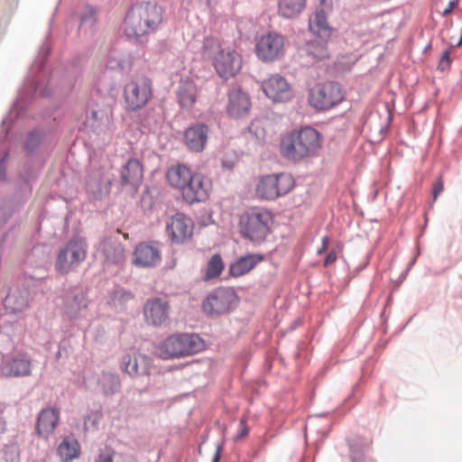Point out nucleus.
I'll list each match as a JSON object with an SVG mask.
<instances>
[{"label": "nucleus", "mask_w": 462, "mask_h": 462, "mask_svg": "<svg viewBox=\"0 0 462 462\" xmlns=\"http://www.w3.org/2000/svg\"><path fill=\"white\" fill-rule=\"evenodd\" d=\"M108 304L116 312L125 311L128 304L134 300V292L121 286L115 287L111 290L108 293Z\"/></svg>", "instance_id": "c756f323"}, {"label": "nucleus", "mask_w": 462, "mask_h": 462, "mask_svg": "<svg viewBox=\"0 0 462 462\" xmlns=\"http://www.w3.org/2000/svg\"><path fill=\"white\" fill-rule=\"evenodd\" d=\"M134 263L142 267H154L161 263L162 254L158 244L143 242L134 252Z\"/></svg>", "instance_id": "a211bd4d"}, {"label": "nucleus", "mask_w": 462, "mask_h": 462, "mask_svg": "<svg viewBox=\"0 0 462 462\" xmlns=\"http://www.w3.org/2000/svg\"><path fill=\"white\" fill-rule=\"evenodd\" d=\"M87 244L82 239L70 240L57 255L56 268L60 273H68L86 258Z\"/></svg>", "instance_id": "1a4fd4ad"}, {"label": "nucleus", "mask_w": 462, "mask_h": 462, "mask_svg": "<svg viewBox=\"0 0 462 462\" xmlns=\"http://www.w3.org/2000/svg\"><path fill=\"white\" fill-rule=\"evenodd\" d=\"M31 360L25 355H17L7 360L4 365V372L11 376H26L31 373Z\"/></svg>", "instance_id": "7c9ffc66"}, {"label": "nucleus", "mask_w": 462, "mask_h": 462, "mask_svg": "<svg viewBox=\"0 0 462 462\" xmlns=\"http://www.w3.org/2000/svg\"><path fill=\"white\" fill-rule=\"evenodd\" d=\"M205 347L204 340L194 333H175L167 337L160 345V356L175 359L193 356Z\"/></svg>", "instance_id": "39448f33"}, {"label": "nucleus", "mask_w": 462, "mask_h": 462, "mask_svg": "<svg viewBox=\"0 0 462 462\" xmlns=\"http://www.w3.org/2000/svg\"><path fill=\"white\" fill-rule=\"evenodd\" d=\"M28 261L38 267L45 266L50 262V248L47 245H37L32 247Z\"/></svg>", "instance_id": "ea45409f"}, {"label": "nucleus", "mask_w": 462, "mask_h": 462, "mask_svg": "<svg viewBox=\"0 0 462 462\" xmlns=\"http://www.w3.org/2000/svg\"><path fill=\"white\" fill-rule=\"evenodd\" d=\"M115 451L112 448H106L101 450L95 459V462H114Z\"/></svg>", "instance_id": "de8ad7c7"}, {"label": "nucleus", "mask_w": 462, "mask_h": 462, "mask_svg": "<svg viewBox=\"0 0 462 462\" xmlns=\"http://www.w3.org/2000/svg\"><path fill=\"white\" fill-rule=\"evenodd\" d=\"M293 186L294 180L290 173L267 174L259 180L256 194L263 199L274 200L289 193Z\"/></svg>", "instance_id": "423d86ee"}, {"label": "nucleus", "mask_w": 462, "mask_h": 462, "mask_svg": "<svg viewBox=\"0 0 462 462\" xmlns=\"http://www.w3.org/2000/svg\"><path fill=\"white\" fill-rule=\"evenodd\" d=\"M37 177V171L32 168L31 162L23 165V171L19 173V188L16 195L19 198V204H23L32 195V181Z\"/></svg>", "instance_id": "cd10ccee"}, {"label": "nucleus", "mask_w": 462, "mask_h": 462, "mask_svg": "<svg viewBox=\"0 0 462 462\" xmlns=\"http://www.w3.org/2000/svg\"><path fill=\"white\" fill-rule=\"evenodd\" d=\"M100 391L106 396L114 395L121 390L119 375L110 372H103L97 379Z\"/></svg>", "instance_id": "e433bc0d"}, {"label": "nucleus", "mask_w": 462, "mask_h": 462, "mask_svg": "<svg viewBox=\"0 0 462 462\" xmlns=\"http://www.w3.org/2000/svg\"><path fill=\"white\" fill-rule=\"evenodd\" d=\"M273 218L272 213L263 208H252L239 217L241 235L255 245L263 243L271 230Z\"/></svg>", "instance_id": "20e7f679"}, {"label": "nucleus", "mask_w": 462, "mask_h": 462, "mask_svg": "<svg viewBox=\"0 0 462 462\" xmlns=\"http://www.w3.org/2000/svg\"><path fill=\"white\" fill-rule=\"evenodd\" d=\"M208 133L209 128L205 123L197 122L191 124L184 131V143L189 151L201 152L206 148Z\"/></svg>", "instance_id": "f3484780"}, {"label": "nucleus", "mask_w": 462, "mask_h": 462, "mask_svg": "<svg viewBox=\"0 0 462 462\" xmlns=\"http://www.w3.org/2000/svg\"><path fill=\"white\" fill-rule=\"evenodd\" d=\"M170 310L167 300L153 297L146 300L143 306V316L148 324L161 327L169 320Z\"/></svg>", "instance_id": "ddd939ff"}, {"label": "nucleus", "mask_w": 462, "mask_h": 462, "mask_svg": "<svg viewBox=\"0 0 462 462\" xmlns=\"http://www.w3.org/2000/svg\"><path fill=\"white\" fill-rule=\"evenodd\" d=\"M262 88L274 102H285L291 98L292 92L286 79L279 74L272 75L262 83Z\"/></svg>", "instance_id": "2eb2a0df"}, {"label": "nucleus", "mask_w": 462, "mask_h": 462, "mask_svg": "<svg viewBox=\"0 0 462 462\" xmlns=\"http://www.w3.org/2000/svg\"><path fill=\"white\" fill-rule=\"evenodd\" d=\"M251 101L248 94L239 88H233L228 93L227 113L235 118L243 117L248 114Z\"/></svg>", "instance_id": "5701e85b"}, {"label": "nucleus", "mask_w": 462, "mask_h": 462, "mask_svg": "<svg viewBox=\"0 0 462 462\" xmlns=\"http://www.w3.org/2000/svg\"><path fill=\"white\" fill-rule=\"evenodd\" d=\"M444 189V184L441 179H439L433 186V199L436 200L438 197L440 195V193Z\"/></svg>", "instance_id": "603ef678"}, {"label": "nucleus", "mask_w": 462, "mask_h": 462, "mask_svg": "<svg viewBox=\"0 0 462 462\" xmlns=\"http://www.w3.org/2000/svg\"><path fill=\"white\" fill-rule=\"evenodd\" d=\"M331 245L330 238L328 236H323L321 240V247L319 248V255L324 252L330 250Z\"/></svg>", "instance_id": "864d4df0"}, {"label": "nucleus", "mask_w": 462, "mask_h": 462, "mask_svg": "<svg viewBox=\"0 0 462 462\" xmlns=\"http://www.w3.org/2000/svg\"><path fill=\"white\" fill-rule=\"evenodd\" d=\"M256 55L264 62H273L284 54V37L270 32L260 37L255 45Z\"/></svg>", "instance_id": "9d476101"}, {"label": "nucleus", "mask_w": 462, "mask_h": 462, "mask_svg": "<svg viewBox=\"0 0 462 462\" xmlns=\"http://www.w3.org/2000/svg\"><path fill=\"white\" fill-rule=\"evenodd\" d=\"M143 176V164L138 159H129L121 168L120 180L124 187L136 190Z\"/></svg>", "instance_id": "412c9836"}, {"label": "nucleus", "mask_w": 462, "mask_h": 462, "mask_svg": "<svg viewBox=\"0 0 462 462\" xmlns=\"http://www.w3.org/2000/svg\"><path fill=\"white\" fill-rule=\"evenodd\" d=\"M121 365L131 376L146 375L150 374L152 359L142 354L125 355L122 358Z\"/></svg>", "instance_id": "b1692460"}, {"label": "nucleus", "mask_w": 462, "mask_h": 462, "mask_svg": "<svg viewBox=\"0 0 462 462\" xmlns=\"http://www.w3.org/2000/svg\"><path fill=\"white\" fill-rule=\"evenodd\" d=\"M3 457L5 462H19L20 450L16 444L6 445L3 451Z\"/></svg>", "instance_id": "a18cd8bd"}, {"label": "nucleus", "mask_w": 462, "mask_h": 462, "mask_svg": "<svg viewBox=\"0 0 462 462\" xmlns=\"http://www.w3.org/2000/svg\"><path fill=\"white\" fill-rule=\"evenodd\" d=\"M213 65L220 78L228 79L240 70L242 60L236 51L228 49L216 56Z\"/></svg>", "instance_id": "4468645a"}, {"label": "nucleus", "mask_w": 462, "mask_h": 462, "mask_svg": "<svg viewBox=\"0 0 462 462\" xmlns=\"http://www.w3.org/2000/svg\"><path fill=\"white\" fill-rule=\"evenodd\" d=\"M152 96V84L149 78L139 77L125 84L124 100L128 112L140 110Z\"/></svg>", "instance_id": "0eeeda50"}, {"label": "nucleus", "mask_w": 462, "mask_h": 462, "mask_svg": "<svg viewBox=\"0 0 462 462\" xmlns=\"http://www.w3.org/2000/svg\"><path fill=\"white\" fill-rule=\"evenodd\" d=\"M461 129H462V127H461Z\"/></svg>", "instance_id": "0e129e2a"}, {"label": "nucleus", "mask_w": 462, "mask_h": 462, "mask_svg": "<svg viewBox=\"0 0 462 462\" xmlns=\"http://www.w3.org/2000/svg\"><path fill=\"white\" fill-rule=\"evenodd\" d=\"M79 37L84 41L93 39L98 29L97 9L86 5L79 13Z\"/></svg>", "instance_id": "6ab92c4d"}, {"label": "nucleus", "mask_w": 462, "mask_h": 462, "mask_svg": "<svg viewBox=\"0 0 462 462\" xmlns=\"http://www.w3.org/2000/svg\"><path fill=\"white\" fill-rule=\"evenodd\" d=\"M450 63H451V60L449 57V51L446 50L441 55L438 69L441 71H445L446 69H448L449 68Z\"/></svg>", "instance_id": "09e8293b"}, {"label": "nucleus", "mask_w": 462, "mask_h": 462, "mask_svg": "<svg viewBox=\"0 0 462 462\" xmlns=\"http://www.w3.org/2000/svg\"><path fill=\"white\" fill-rule=\"evenodd\" d=\"M344 98V91L339 83L329 81L319 89V110H328L339 104Z\"/></svg>", "instance_id": "393cba45"}, {"label": "nucleus", "mask_w": 462, "mask_h": 462, "mask_svg": "<svg viewBox=\"0 0 462 462\" xmlns=\"http://www.w3.org/2000/svg\"><path fill=\"white\" fill-rule=\"evenodd\" d=\"M318 42H316V39L312 40H307L305 45L303 46L301 50L302 56H307L310 58V61L312 63L316 62L317 60V51Z\"/></svg>", "instance_id": "49530a36"}, {"label": "nucleus", "mask_w": 462, "mask_h": 462, "mask_svg": "<svg viewBox=\"0 0 462 462\" xmlns=\"http://www.w3.org/2000/svg\"><path fill=\"white\" fill-rule=\"evenodd\" d=\"M49 33L46 35L48 39ZM51 51L47 40L41 45L36 59L30 69L24 85L18 92L7 116L2 120L0 132V181L5 180L6 163L9 153L5 148V141L15 119L22 116L32 97L39 95L42 97H51L58 93H66L70 90L77 71L66 70L61 73L60 69H52L50 73L44 67Z\"/></svg>", "instance_id": "f257e3e1"}, {"label": "nucleus", "mask_w": 462, "mask_h": 462, "mask_svg": "<svg viewBox=\"0 0 462 462\" xmlns=\"http://www.w3.org/2000/svg\"><path fill=\"white\" fill-rule=\"evenodd\" d=\"M240 425L242 426V430L241 431L237 434L236 436V439H242V438H245V436L248 435V432H249V429L248 427L245 425V421L244 420H241L240 421Z\"/></svg>", "instance_id": "bf43d9fd"}, {"label": "nucleus", "mask_w": 462, "mask_h": 462, "mask_svg": "<svg viewBox=\"0 0 462 462\" xmlns=\"http://www.w3.org/2000/svg\"><path fill=\"white\" fill-rule=\"evenodd\" d=\"M209 181L202 174L194 172L180 189L188 204L205 201L208 198Z\"/></svg>", "instance_id": "f8f14e48"}, {"label": "nucleus", "mask_w": 462, "mask_h": 462, "mask_svg": "<svg viewBox=\"0 0 462 462\" xmlns=\"http://www.w3.org/2000/svg\"><path fill=\"white\" fill-rule=\"evenodd\" d=\"M333 425V421L330 419L325 418L324 420V430H319V435L326 437Z\"/></svg>", "instance_id": "6e6d98bb"}, {"label": "nucleus", "mask_w": 462, "mask_h": 462, "mask_svg": "<svg viewBox=\"0 0 462 462\" xmlns=\"http://www.w3.org/2000/svg\"><path fill=\"white\" fill-rule=\"evenodd\" d=\"M60 356H61V351H60V349H59V350L57 351V353H56V357H57V358H60Z\"/></svg>", "instance_id": "e2e57ef3"}, {"label": "nucleus", "mask_w": 462, "mask_h": 462, "mask_svg": "<svg viewBox=\"0 0 462 462\" xmlns=\"http://www.w3.org/2000/svg\"><path fill=\"white\" fill-rule=\"evenodd\" d=\"M123 248L119 244H106L103 247V253L106 261L111 263H119L123 258Z\"/></svg>", "instance_id": "37998d69"}, {"label": "nucleus", "mask_w": 462, "mask_h": 462, "mask_svg": "<svg viewBox=\"0 0 462 462\" xmlns=\"http://www.w3.org/2000/svg\"><path fill=\"white\" fill-rule=\"evenodd\" d=\"M59 420L60 411L58 409L52 407L42 409L37 418V433L47 438L55 430Z\"/></svg>", "instance_id": "bb28decb"}, {"label": "nucleus", "mask_w": 462, "mask_h": 462, "mask_svg": "<svg viewBox=\"0 0 462 462\" xmlns=\"http://www.w3.org/2000/svg\"><path fill=\"white\" fill-rule=\"evenodd\" d=\"M319 60L328 57L327 53H323L321 45L323 41L327 45L332 44L333 40L337 37V29L330 26L327 22L326 11L332 9V0H319Z\"/></svg>", "instance_id": "aec40b11"}, {"label": "nucleus", "mask_w": 462, "mask_h": 462, "mask_svg": "<svg viewBox=\"0 0 462 462\" xmlns=\"http://www.w3.org/2000/svg\"><path fill=\"white\" fill-rule=\"evenodd\" d=\"M46 139V132L36 127L30 131L23 141V151L27 157L32 158Z\"/></svg>", "instance_id": "72a5a7b5"}, {"label": "nucleus", "mask_w": 462, "mask_h": 462, "mask_svg": "<svg viewBox=\"0 0 462 462\" xmlns=\"http://www.w3.org/2000/svg\"><path fill=\"white\" fill-rule=\"evenodd\" d=\"M420 254V250L418 249L417 254L408 263L407 269L405 270L403 275H406L408 272L412 268V266L415 264L417 261V256Z\"/></svg>", "instance_id": "052dcab7"}, {"label": "nucleus", "mask_w": 462, "mask_h": 462, "mask_svg": "<svg viewBox=\"0 0 462 462\" xmlns=\"http://www.w3.org/2000/svg\"><path fill=\"white\" fill-rule=\"evenodd\" d=\"M309 32H312L314 37L318 34V9H316L310 15Z\"/></svg>", "instance_id": "8fccbe9b"}, {"label": "nucleus", "mask_w": 462, "mask_h": 462, "mask_svg": "<svg viewBox=\"0 0 462 462\" xmlns=\"http://www.w3.org/2000/svg\"><path fill=\"white\" fill-rule=\"evenodd\" d=\"M111 180L101 170L91 171L88 175L87 192L95 200H100L110 191Z\"/></svg>", "instance_id": "4be33fe9"}, {"label": "nucleus", "mask_w": 462, "mask_h": 462, "mask_svg": "<svg viewBox=\"0 0 462 462\" xmlns=\"http://www.w3.org/2000/svg\"><path fill=\"white\" fill-rule=\"evenodd\" d=\"M305 5L306 0H277L278 14L283 18L291 19L302 12Z\"/></svg>", "instance_id": "58836bf2"}, {"label": "nucleus", "mask_w": 462, "mask_h": 462, "mask_svg": "<svg viewBox=\"0 0 462 462\" xmlns=\"http://www.w3.org/2000/svg\"><path fill=\"white\" fill-rule=\"evenodd\" d=\"M61 311L69 319H76L88 306V300L82 286L65 287L58 298Z\"/></svg>", "instance_id": "6e6552de"}, {"label": "nucleus", "mask_w": 462, "mask_h": 462, "mask_svg": "<svg viewBox=\"0 0 462 462\" xmlns=\"http://www.w3.org/2000/svg\"><path fill=\"white\" fill-rule=\"evenodd\" d=\"M458 5L457 0H452L448 3V6L443 10L442 15L447 16L452 13L453 9Z\"/></svg>", "instance_id": "13d9d810"}, {"label": "nucleus", "mask_w": 462, "mask_h": 462, "mask_svg": "<svg viewBox=\"0 0 462 462\" xmlns=\"http://www.w3.org/2000/svg\"><path fill=\"white\" fill-rule=\"evenodd\" d=\"M29 301L30 292L25 288L17 287L7 294L5 305L13 312H20L28 306Z\"/></svg>", "instance_id": "2f4dec72"}, {"label": "nucleus", "mask_w": 462, "mask_h": 462, "mask_svg": "<svg viewBox=\"0 0 462 462\" xmlns=\"http://www.w3.org/2000/svg\"><path fill=\"white\" fill-rule=\"evenodd\" d=\"M224 48L221 47L217 38L208 36L204 38L201 52L204 59L214 60L219 52H223Z\"/></svg>", "instance_id": "a19ab883"}, {"label": "nucleus", "mask_w": 462, "mask_h": 462, "mask_svg": "<svg viewBox=\"0 0 462 462\" xmlns=\"http://www.w3.org/2000/svg\"><path fill=\"white\" fill-rule=\"evenodd\" d=\"M91 116L94 120L92 126L97 134L111 136L115 133L116 126L111 115L103 111H92Z\"/></svg>", "instance_id": "f704fd0d"}, {"label": "nucleus", "mask_w": 462, "mask_h": 462, "mask_svg": "<svg viewBox=\"0 0 462 462\" xmlns=\"http://www.w3.org/2000/svg\"><path fill=\"white\" fill-rule=\"evenodd\" d=\"M348 461L349 462H365L366 455L369 451V443L359 436L348 438Z\"/></svg>", "instance_id": "473e14b6"}, {"label": "nucleus", "mask_w": 462, "mask_h": 462, "mask_svg": "<svg viewBox=\"0 0 462 462\" xmlns=\"http://www.w3.org/2000/svg\"><path fill=\"white\" fill-rule=\"evenodd\" d=\"M79 443L73 437H65L57 448V454L62 462H69L79 457Z\"/></svg>", "instance_id": "4c0bfd02"}, {"label": "nucleus", "mask_w": 462, "mask_h": 462, "mask_svg": "<svg viewBox=\"0 0 462 462\" xmlns=\"http://www.w3.org/2000/svg\"><path fill=\"white\" fill-rule=\"evenodd\" d=\"M163 20V10L156 2H137L127 11L123 30L128 38L139 39L156 32Z\"/></svg>", "instance_id": "f03ea898"}, {"label": "nucleus", "mask_w": 462, "mask_h": 462, "mask_svg": "<svg viewBox=\"0 0 462 462\" xmlns=\"http://www.w3.org/2000/svg\"><path fill=\"white\" fill-rule=\"evenodd\" d=\"M5 410V405L2 402H0V435L4 433L5 430V420L3 418V413Z\"/></svg>", "instance_id": "4d7b16f0"}, {"label": "nucleus", "mask_w": 462, "mask_h": 462, "mask_svg": "<svg viewBox=\"0 0 462 462\" xmlns=\"http://www.w3.org/2000/svg\"><path fill=\"white\" fill-rule=\"evenodd\" d=\"M315 422V416H310L308 418V420H307V423H306V426H305V431L308 430V427L310 426V425H313ZM305 435L307 436V432H305Z\"/></svg>", "instance_id": "680f3d73"}, {"label": "nucleus", "mask_w": 462, "mask_h": 462, "mask_svg": "<svg viewBox=\"0 0 462 462\" xmlns=\"http://www.w3.org/2000/svg\"><path fill=\"white\" fill-rule=\"evenodd\" d=\"M166 232L172 242L181 244L193 234L192 220L183 213H176L167 223Z\"/></svg>", "instance_id": "dca6fc26"}, {"label": "nucleus", "mask_w": 462, "mask_h": 462, "mask_svg": "<svg viewBox=\"0 0 462 462\" xmlns=\"http://www.w3.org/2000/svg\"><path fill=\"white\" fill-rule=\"evenodd\" d=\"M177 99L182 109L189 111L193 108L198 95V88L192 80L180 81L177 88Z\"/></svg>", "instance_id": "c85d7f7f"}, {"label": "nucleus", "mask_w": 462, "mask_h": 462, "mask_svg": "<svg viewBox=\"0 0 462 462\" xmlns=\"http://www.w3.org/2000/svg\"><path fill=\"white\" fill-rule=\"evenodd\" d=\"M193 173L188 166L178 164L168 170L166 177L170 185L180 190Z\"/></svg>", "instance_id": "c9c22d12"}, {"label": "nucleus", "mask_w": 462, "mask_h": 462, "mask_svg": "<svg viewBox=\"0 0 462 462\" xmlns=\"http://www.w3.org/2000/svg\"><path fill=\"white\" fill-rule=\"evenodd\" d=\"M342 251V245L339 242L334 241L331 245V249L327 253L324 260H323V265L325 267L330 266L332 263H334L338 254Z\"/></svg>", "instance_id": "c03bdc74"}, {"label": "nucleus", "mask_w": 462, "mask_h": 462, "mask_svg": "<svg viewBox=\"0 0 462 462\" xmlns=\"http://www.w3.org/2000/svg\"><path fill=\"white\" fill-rule=\"evenodd\" d=\"M236 295L233 289L220 287L211 291L203 301L202 308L210 317L227 312Z\"/></svg>", "instance_id": "9b49d317"}, {"label": "nucleus", "mask_w": 462, "mask_h": 462, "mask_svg": "<svg viewBox=\"0 0 462 462\" xmlns=\"http://www.w3.org/2000/svg\"><path fill=\"white\" fill-rule=\"evenodd\" d=\"M263 260V255L261 254H247L242 255L230 263L228 273L233 277H240L252 271Z\"/></svg>", "instance_id": "a878e982"}, {"label": "nucleus", "mask_w": 462, "mask_h": 462, "mask_svg": "<svg viewBox=\"0 0 462 462\" xmlns=\"http://www.w3.org/2000/svg\"><path fill=\"white\" fill-rule=\"evenodd\" d=\"M225 441L221 440L216 447V452L213 456L212 462H219L221 458V453L224 448Z\"/></svg>", "instance_id": "5fc2aeb1"}, {"label": "nucleus", "mask_w": 462, "mask_h": 462, "mask_svg": "<svg viewBox=\"0 0 462 462\" xmlns=\"http://www.w3.org/2000/svg\"><path fill=\"white\" fill-rule=\"evenodd\" d=\"M318 143V131L310 126L285 134L280 143L282 155L291 161H299L308 156Z\"/></svg>", "instance_id": "7ed1b4c3"}, {"label": "nucleus", "mask_w": 462, "mask_h": 462, "mask_svg": "<svg viewBox=\"0 0 462 462\" xmlns=\"http://www.w3.org/2000/svg\"><path fill=\"white\" fill-rule=\"evenodd\" d=\"M225 268V263L219 254H213L208 262L206 273L203 276L205 281L218 277Z\"/></svg>", "instance_id": "79ce46f5"}, {"label": "nucleus", "mask_w": 462, "mask_h": 462, "mask_svg": "<svg viewBox=\"0 0 462 462\" xmlns=\"http://www.w3.org/2000/svg\"><path fill=\"white\" fill-rule=\"evenodd\" d=\"M317 91L315 89V88H310L309 89V95H308V101H309V104L318 109V97H317Z\"/></svg>", "instance_id": "3c124183"}]
</instances>
